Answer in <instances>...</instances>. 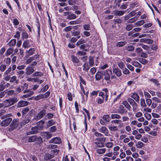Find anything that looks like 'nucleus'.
I'll return each mask as SVG.
<instances>
[{"instance_id":"f257e3e1","label":"nucleus","mask_w":161,"mask_h":161,"mask_svg":"<svg viewBox=\"0 0 161 161\" xmlns=\"http://www.w3.org/2000/svg\"><path fill=\"white\" fill-rule=\"evenodd\" d=\"M18 100L16 97L9 98L3 102L4 105L5 107H9L17 103Z\"/></svg>"},{"instance_id":"f03ea898","label":"nucleus","mask_w":161,"mask_h":161,"mask_svg":"<svg viewBox=\"0 0 161 161\" xmlns=\"http://www.w3.org/2000/svg\"><path fill=\"white\" fill-rule=\"evenodd\" d=\"M102 91H104V92L102 91L100 92L99 94V96L101 97L102 98H103L104 99L105 96V101H106L108 100V91L107 88L103 89L102 90Z\"/></svg>"},{"instance_id":"7ed1b4c3","label":"nucleus","mask_w":161,"mask_h":161,"mask_svg":"<svg viewBox=\"0 0 161 161\" xmlns=\"http://www.w3.org/2000/svg\"><path fill=\"white\" fill-rule=\"evenodd\" d=\"M127 101L132 106L133 111L134 112L136 111L137 108V105L136 103L131 98H128Z\"/></svg>"},{"instance_id":"20e7f679","label":"nucleus","mask_w":161,"mask_h":161,"mask_svg":"<svg viewBox=\"0 0 161 161\" xmlns=\"http://www.w3.org/2000/svg\"><path fill=\"white\" fill-rule=\"evenodd\" d=\"M33 41L31 40H26L24 42L22 45V47L25 48H29L30 47L31 45H32Z\"/></svg>"},{"instance_id":"39448f33","label":"nucleus","mask_w":161,"mask_h":161,"mask_svg":"<svg viewBox=\"0 0 161 161\" xmlns=\"http://www.w3.org/2000/svg\"><path fill=\"white\" fill-rule=\"evenodd\" d=\"M46 109L47 108L46 107L45 109L42 110L35 117V119H40L43 117L46 114Z\"/></svg>"},{"instance_id":"423d86ee","label":"nucleus","mask_w":161,"mask_h":161,"mask_svg":"<svg viewBox=\"0 0 161 161\" xmlns=\"http://www.w3.org/2000/svg\"><path fill=\"white\" fill-rule=\"evenodd\" d=\"M36 69H34V67L31 66H28L25 69V74L27 75H31Z\"/></svg>"},{"instance_id":"0eeeda50","label":"nucleus","mask_w":161,"mask_h":161,"mask_svg":"<svg viewBox=\"0 0 161 161\" xmlns=\"http://www.w3.org/2000/svg\"><path fill=\"white\" fill-rule=\"evenodd\" d=\"M12 121L11 118H7L3 120L1 123V125L2 126H6L8 125Z\"/></svg>"},{"instance_id":"6e6552de","label":"nucleus","mask_w":161,"mask_h":161,"mask_svg":"<svg viewBox=\"0 0 161 161\" xmlns=\"http://www.w3.org/2000/svg\"><path fill=\"white\" fill-rule=\"evenodd\" d=\"M29 103L28 101H20L17 104L18 108L23 107L27 106Z\"/></svg>"},{"instance_id":"1a4fd4ad","label":"nucleus","mask_w":161,"mask_h":161,"mask_svg":"<svg viewBox=\"0 0 161 161\" xmlns=\"http://www.w3.org/2000/svg\"><path fill=\"white\" fill-rule=\"evenodd\" d=\"M28 85L26 83L22 84L20 86V89L22 91H24V93H27L29 92V89L26 90L28 88Z\"/></svg>"},{"instance_id":"9d476101","label":"nucleus","mask_w":161,"mask_h":161,"mask_svg":"<svg viewBox=\"0 0 161 161\" xmlns=\"http://www.w3.org/2000/svg\"><path fill=\"white\" fill-rule=\"evenodd\" d=\"M39 57V55H38L36 54L33 56L30 57L26 61V63L27 64H30L32 62L35 60L36 59L38 58Z\"/></svg>"},{"instance_id":"9b49d317","label":"nucleus","mask_w":161,"mask_h":161,"mask_svg":"<svg viewBox=\"0 0 161 161\" xmlns=\"http://www.w3.org/2000/svg\"><path fill=\"white\" fill-rule=\"evenodd\" d=\"M61 142V139L58 137H55L51 139L50 141V143L59 144Z\"/></svg>"},{"instance_id":"f8f14e48","label":"nucleus","mask_w":161,"mask_h":161,"mask_svg":"<svg viewBox=\"0 0 161 161\" xmlns=\"http://www.w3.org/2000/svg\"><path fill=\"white\" fill-rule=\"evenodd\" d=\"M103 71L97 72L95 75V78L97 80H99L103 78Z\"/></svg>"},{"instance_id":"ddd939ff","label":"nucleus","mask_w":161,"mask_h":161,"mask_svg":"<svg viewBox=\"0 0 161 161\" xmlns=\"http://www.w3.org/2000/svg\"><path fill=\"white\" fill-rule=\"evenodd\" d=\"M113 73L118 77H120L121 75V71L118 68H113Z\"/></svg>"},{"instance_id":"4468645a","label":"nucleus","mask_w":161,"mask_h":161,"mask_svg":"<svg viewBox=\"0 0 161 161\" xmlns=\"http://www.w3.org/2000/svg\"><path fill=\"white\" fill-rule=\"evenodd\" d=\"M38 128L37 127H34L32 128L31 131L27 133V135H30L31 134H36L38 132Z\"/></svg>"},{"instance_id":"2eb2a0df","label":"nucleus","mask_w":161,"mask_h":161,"mask_svg":"<svg viewBox=\"0 0 161 161\" xmlns=\"http://www.w3.org/2000/svg\"><path fill=\"white\" fill-rule=\"evenodd\" d=\"M19 121L18 119H14L10 125V126L13 129L16 128L18 125V122Z\"/></svg>"},{"instance_id":"dca6fc26","label":"nucleus","mask_w":161,"mask_h":161,"mask_svg":"<svg viewBox=\"0 0 161 161\" xmlns=\"http://www.w3.org/2000/svg\"><path fill=\"white\" fill-rule=\"evenodd\" d=\"M119 113L121 114H126L127 111L123 105H120L118 110Z\"/></svg>"},{"instance_id":"f3484780","label":"nucleus","mask_w":161,"mask_h":161,"mask_svg":"<svg viewBox=\"0 0 161 161\" xmlns=\"http://www.w3.org/2000/svg\"><path fill=\"white\" fill-rule=\"evenodd\" d=\"M103 75L104 76V79L106 80H109L110 79V76L108 73L107 70L103 71Z\"/></svg>"},{"instance_id":"a211bd4d","label":"nucleus","mask_w":161,"mask_h":161,"mask_svg":"<svg viewBox=\"0 0 161 161\" xmlns=\"http://www.w3.org/2000/svg\"><path fill=\"white\" fill-rule=\"evenodd\" d=\"M130 97L134 99L137 102H138L140 100V97L136 93H133L131 94Z\"/></svg>"},{"instance_id":"6ab92c4d","label":"nucleus","mask_w":161,"mask_h":161,"mask_svg":"<svg viewBox=\"0 0 161 161\" xmlns=\"http://www.w3.org/2000/svg\"><path fill=\"white\" fill-rule=\"evenodd\" d=\"M54 157V155L50 154L48 153H46L44 156V158L45 160H48Z\"/></svg>"},{"instance_id":"aec40b11","label":"nucleus","mask_w":161,"mask_h":161,"mask_svg":"<svg viewBox=\"0 0 161 161\" xmlns=\"http://www.w3.org/2000/svg\"><path fill=\"white\" fill-rule=\"evenodd\" d=\"M100 131L104 134L106 136H108V129L105 127H102L100 130Z\"/></svg>"},{"instance_id":"412c9836","label":"nucleus","mask_w":161,"mask_h":161,"mask_svg":"<svg viewBox=\"0 0 161 161\" xmlns=\"http://www.w3.org/2000/svg\"><path fill=\"white\" fill-rule=\"evenodd\" d=\"M43 136L46 139H49L52 136V134L50 132H44L43 133Z\"/></svg>"},{"instance_id":"4be33fe9","label":"nucleus","mask_w":161,"mask_h":161,"mask_svg":"<svg viewBox=\"0 0 161 161\" xmlns=\"http://www.w3.org/2000/svg\"><path fill=\"white\" fill-rule=\"evenodd\" d=\"M30 121V119L29 118H26L21 122L20 123L21 126H24L25 124L28 123Z\"/></svg>"},{"instance_id":"5701e85b","label":"nucleus","mask_w":161,"mask_h":161,"mask_svg":"<svg viewBox=\"0 0 161 161\" xmlns=\"http://www.w3.org/2000/svg\"><path fill=\"white\" fill-rule=\"evenodd\" d=\"M36 138L35 142L36 144L40 145L42 142V139L40 137H37L36 136Z\"/></svg>"},{"instance_id":"b1692460","label":"nucleus","mask_w":161,"mask_h":161,"mask_svg":"<svg viewBox=\"0 0 161 161\" xmlns=\"http://www.w3.org/2000/svg\"><path fill=\"white\" fill-rule=\"evenodd\" d=\"M29 108L28 107H26L23 109L21 111L22 116L25 115L29 111Z\"/></svg>"},{"instance_id":"393cba45","label":"nucleus","mask_w":161,"mask_h":161,"mask_svg":"<svg viewBox=\"0 0 161 161\" xmlns=\"http://www.w3.org/2000/svg\"><path fill=\"white\" fill-rule=\"evenodd\" d=\"M35 50L34 48H31L28 51H27V53L28 56H31L32 55Z\"/></svg>"},{"instance_id":"a878e982","label":"nucleus","mask_w":161,"mask_h":161,"mask_svg":"<svg viewBox=\"0 0 161 161\" xmlns=\"http://www.w3.org/2000/svg\"><path fill=\"white\" fill-rule=\"evenodd\" d=\"M36 136H32L28 137V141L29 142H35L36 139Z\"/></svg>"},{"instance_id":"bb28decb","label":"nucleus","mask_w":161,"mask_h":161,"mask_svg":"<svg viewBox=\"0 0 161 161\" xmlns=\"http://www.w3.org/2000/svg\"><path fill=\"white\" fill-rule=\"evenodd\" d=\"M90 66L88 64L85 63L83 65V70L86 71H87L90 68Z\"/></svg>"},{"instance_id":"cd10ccee","label":"nucleus","mask_w":161,"mask_h":161,"mask_svg":"<svg viewBox=\"0 0 161 161\" xmlns=\"http://www.w3.org/2000/svg\"><path fill=\"white\" fill-rule=\"evenodd\" d=\"M122 104L129 110H130L131 106L126 101L123 102Z\"/></svg>"},{"instance_id":"c85d7f7f","label":"nucleus","mask_w":161,"mask_h":161,"mask_svg":"<svg viewBox=\"0 0 161 161\" xmlns=\"http://www.w3.org/2000/svg\"><path fill=\"white\" fill-rule=\"evenodd\" d=\"M121 118V116L117 114H112L111 115V118L113 119H120Z\"/></svg>"},{"instance_id":"c756f323","label":"nucleus","mask_w":161,"mask_h":161,"mask_svg":"<svg viewBox=\"0 0 161 161\" xmlns=\"http://www.w3.org/2000/svg\"><path fill=\"white\" fill-rule=\"evenodd\" d=\"M86 42V41L84 39H81L76 42V45L77 46H79L80 45L83 44Z\"/></svg>"},{"instance_id":"7c9ffc66","label":"nucleus","mask_w":161,"mask_h":161,"mask_svg":"<svg viewBox=\"0 0 161 161\" xmlns=\"http://www.w3.org/2000/svg\"><path fill=\"white\" fill-rule=\"evenodd\" d=\"M43 76V74L41 72L37 71L33 74V76L34 77H41Z\"/></svg>"},{"instance_id":"2f4dec72","label":"nucleus","mask_w":161,"mask_h":161,"mask_svg":"<svg viewBox=\"0 0 161 161\" xmlns=\"http://www.w3.org/2000/svg\"><path fill=\"white\" fill-rule=\"evenodd\" d=\"M145 23L144 21V20H141L139 21H138L137 22L135 23V26H140L141 25H142Z\"/></svg>"},{"instance_id":"473e14b6","label":"nucleus","mask_w":161,"mask_h":161,"mask_svg":"<svg viewBox=\"0 0 161 161\" xmlns=\"http://www.w3.org/2000/svg\"><path fill=\"white\" fill-rule=\"evenodd\" d=\"M16 41L15 39H12L8 43V44L9 46H14L16 43Z\"/></svg>"},{"instance_id":"72a5a7b5","label":"nucleus","mask_w":161,"mask_h":161,"mask_svg":"<svg viewBox=\"0 0 161 161\" xmlns=\"http://www.w3.org/2000/svg\"><path fill=\"white\" fill-rule=\"evenodd\" d=\"M126 43L125 41L120 42H118L116 44V46L117 47H121L125 45Z\"/></svg>"},{"instance_id":"f704fd0d","label":"nucleus","mask_w":161,"mask_h":161,"mask_svg":"<svg viewBox=\"0 0 161 161\" xmlns=\"http://www.w3.org/2000/svg\"><path fill=\"white\" fill-rule=\"evenodd\" d=\"M106 149L105 148L98 149L96 151L97 153L99 154H102L105 153Z\"/></svg>"},{"instance_id":"c9c22d12","label":"nucleus","mask_w":161,"mask_h":161,"mask_svg":"<svg viewBox=\"0 0 161 161\" xmlns=\"http://www.w3.org/2000/svg\"><path fill=\"white\" fill-rule=\"evenodd\" d=\"M55 124V122L53 119L49 120L47 122V127H49L52 125H54Z\"/></svg>"},{"instance_id":"e433bc0d","label":"nucleus","mask_w":161,"mask_h":161,"mask_svg":"<svg viewBox=\"0 0 161 161\" xmlns=\"http://www.w3.org/2000/svg\"><path fill=\"white\" fill-rule=\"evenodd\" d=\"M7 68V65L5 64H2L0 66V71L1 72L5 71Z\"/></svg>"},{"instance_id":"4c0bfd02","label":"nucleus","mask_w":161,"mask_h":161,"mask_svg":"<svg viewBox=\"0 0 161 161\" xmlns=\"http://www.w3.org/2000/svg\"><path fill=\"white\" fill-rule=\"evenodd\" d=\"M5 84V82L4 81H2V82L0 84V91L1 92L3 90L5 89V86L4 84Z\"/></svg>"},{"instance_id":"58836bf2","label":"nucleus","mask_w":161,"mask_h":161,"mask_svg":"<svg viewBox=\"0 0 161 161\" xmlns=\"http://www.w3.org/2000/svg\"><path fill=\"white\" fill-rule=\"evenodd\" d=\"M89 65L90 66H93L94 64V60L93 58L92 57H90L89 58Z\"/></svg>"},{"instance_id":"ea45409f","label":"nucleus","mask_w":161,"mask_h":161,"mask_svg":"<svg viewBox=\"0 0 161 161\" xmlns=\"http://www.w3.org/2000/svg\"><path fill=\"white\" fill-rule=\"evenodd\" d=\"M76 18V16L74 14H70L69 15H68L67 17V19H75Z\"/></svg>"},{"instance_id":"a19ab883","label":"nucleus","mask_w":161,"mask_h":161,"mask_svg":"<svg viewBox=\"0 0 161 161\" xmlns=\"http://www.w3.org/2000/svg\"><path fill=\"white\" fill-rule=\"evenodd\" d=\"M57 146L56 145L49 144L47 146V148L49 149H54L57 148Z\"/></svg>"},{"instance_id":"79ce46f5","label":"nucleus","mask_w":161,"mask_h":161,"mask_svg":"<svg viewBox=\"0 0 161 161\" xmlns=\"http://www.w3.org/2000/svg\"><path fill=\"white\" fill-rule=\"evenodd\" d=\"M14 81H15V83H18V81L17 80V77L15 75L12 76L9 81V82L11 83H12Z\"/></svg>"},{"instance_id":"37998d69","label":"nucleus","mask_w":161,"mask_h":161,"mask_svg":"<svg viewBox=\"0 0 161 161\" xmlns=\"http://www.w3.org/2000/svg\"><path fill=\"white\" fill-rule=\"evenodd\" d=\"M124 13L125 12L123 11L116 10L115 11V14L119 16L123 15Z\"/></svg>"},{"instance_id":"c03bdc74","label":"nucleus","mask_w":161,"mask_h":161,"mask_svg":"<svg viewBox=\"0 0 161 161\" xmlns=\"http://www.w3.org/2000/svg\"><path fill=\"white\" fill-rule=\"evenodd\" d=\"M136 146L138 148H141L144 146V144L142 142L139 141L136 143Z\"/></svg>"},{"instance_id":"a18cd8bd","label":"nucleus","mask_w":161,"mask_h":161,"mask_svg":"<svg viewBox=\"0 0 161 161\" xmlns=\"http://www.w3.org/2000/svg\"><path fill=\"white\" fill-rule=\"evenodd\" d=\"M103 119L105 121L109 122L110 121V117L109 115H105L103 117Z\"/></svg>"},{"instance_id":"49530a36","label":"nucleus","mask_w":161,"mask_h":161,"mask_svg":"<svg viewBox=\"0 0 161 161\" xmlns=\"http://www.w3.org/2000/svg\"><path fill=\"white\" fill-rule=\"evenodd\" d=\"M12 70V68L11 67H9L8 69L4 72L3 75H8Z\"/></svg>"},{"instance_id":"de8ad7c7","label":"nucleus","mask_w":161,"mask_h":161,"mask_svg":"<svg viewBox=\"0 0 161 161\" xmlns=\"http://www.w3.org/2000/svg\"><path fill=\"white\" fill-rule=\"evenodd\" d=\"M134 26H135V25H134L132 24L128 25L126 26V29L127 31H130Z\"/></svg>"},{"instance_id":"09e8293b","label":"nucleus","mask_w":161,"mask_h":161,"mask_svg":"<svg viewBox=\"0 0 161 161\" xmlns=\"http://www.w3.org/2000/svg\"><path fill=\"white\" fill-rule=\"evenodd\" d=\"M132 64L136 67H138L139 68H141L142 67V65L141 64H140L137 61H135L133 62L132 63Z\"/></svg>"},{"instance_id":"8fccbe9b","label":"nucleus","mask_w":161,"mask_h":161,"mask_svg":"<svg viewBox=\"0 0 161 161\" xmlns=\"http://www.w3.org/2000/svg\"><path fill=\"white\" fill-rule=\"evenodd\" d=\"M126 50L128 51H132L134 49V47L132 46H129L126 47Z\"/></svg>"},{"instance_id":"3c124183","label":"nucleus","mask_w":161,"mask_h":161,"mask_svg":"<svg viewBox=\"0 0 161 161\" xmlns=\"http://www.w3.org/2000/svg\"><path fill=\"white\" fill-rule=\"evenodd\" d=\"M137 19V17H134V18H133L129 19L127 21V22L128 23H132L136 21Z\"/></svg>"},{"instance_id":"603ef678","label":"nucleus","mask_w":161,"mask_h":161,"mask_svg":"<svg viewBox=\"0 0 161 161\" xmlns=\"http://www.w3.org/2000/svg\"><path fill=\"white\" fill-rule=\"evenodd\" d=\"M71 58L72 59V60L73 62L76 63H78L79 62V59L77 58L76 57L73 55H71Z\"/></svg>"},{"instance_id":"864d4df0","label":"nucleus","mask_w":161,"mask_h":161,"mask_svg":"<svg viewBox=\"0 0 161 161\" xmlns=\"http://www.w3.org/2000/svg\"><path fill=\"white\" fill-rule=\"evenodd\" d=\"M21 36L22 39H26L28 38V37L27 33L25 32H23L21 34Z\"/></svg>"},{"instance_id":"5fc2aeb1","label":"nucleus","mask_w":161,"mask_h":161,"mask_svg":"<svg viewBox=\"0 0 161 161\" xmlns=\"http://www.w3.org/2000/svg\"><path fill=\"white\" fill-rule=\"evenodd\" d=\"M149 80L153 82V83H154L155 85L158 86L159 84L158 82V80L155 79H150Z\"/></svg>"},{"instance_id":"6e6d98bb","label":"nucleus","mask_w":161,"mask_h":161,"mask_svg":"<svg viewBox=\"0 0 161 161\" xmlns=\"http://www.w3.org/2000/svg\"><path fill=\"white\" fill-rule=\"evenodd\" d=\"M140 103L141 106L142 107H144L146 106V105L144 99L141 98L140 100Z\"/></svg>"},{"instance_id":"4d7b16f0","label":"nucleus","mask_w":161,"mask_h":161,"mask_svg":"<svg viewBox=\"0 0 161 161\" xmlns=\"http://www.w3.org/2000/svg\"><path fill=\"white\" fill-rule=\"evenodd\" d=\"M71 32L72 36H78L80 34V32L78 31H71Z\"/></svg>"},{"instance_id":"13d9d810","label":"nucleus","mask_w":161,"mask_h":161,"mask_svg":"<svg viewBox=\"0 0 161 161\" xmlns=\"http://www.w3.org/2000/svg\"><path fill=\"white\" fill-rule=\"evenodd\" d=\"M95 144L97 147H104L103 143V142H95Z\"/></svg>"},{"instance_id":"bf43d9fd","label":"nucleus","mask_w":161,"mask_h":161,"mask_svg":"<svg viewBox=\"0 0 161 161\" xmlns=\"http://www.w3.org/2000/svg\"><path fill=\"white\" fill-rule=\"evenodd\" d=\"M57 128L55 126H53L50 128V131L52 132H54L56 131Z\"/></svg>"},{"instance_id":"052dcab7","label":"nucleus","mask_w":161,"mask_h":161,"mask_svg":"<svg viewBox=\"0 0 161 161\" xmlns=\"http://www.w3.org/2000/svg\"><path fill=\"white\" fill-rule=\"evenodd\" d=\"M99 91H93L92 92L90 93V96L92 97L93 96H97V95Z\"/></svg>"},{"instance_id":"680f3d73","label":"nucleus","mask_w":161,"mask_h":161,"mask_svg":"<svg viewBox=\"0 0 161 161\" xmlns=\"http://www.w3.org/2000/svg\"><path fill=\"white\" fill-rule=\"evenodd\" d=\"M118 65L121 69H122L124 67L125 65L124 63L121 61L118 63Z\"/></svg>"},{"instance_id":"e2e57ef3","label":"nucleus","mask_w":161,"mask_h":161,"mask_svg":"<svg viewBox=\"0 0 161 161\" xmlns=\"http://www.w3.org/2000/svg\"><path fill=\"white\" fill-rule=\"evenodd\" d=\"M121 120L120 119H115L112 120L111 122V123L115 124H120L121 123Z\"/></svg>"},{"instance_id":"0e129e2a","label":"nucleus","mask_w":161,"mask_h":161,"mask_svg":"<svg viewBox=\"0 0 161 161\" xmlns=\"http://www.w3.org/2000/svg\"><path fill=\"white\" fill-rule=\"evenodd\" d=\"M48 85H46L41 89V91L42 92H45L48 89Z\"/></svg>"},{"instance_id":"69168bd1","label":"nucleus","mask_w":161,"mask_h":161,"mask_svg":"<svg viewBox=\"0 0 161 161\" xmlns=\"http://www.w3.org/2000/svg\"><path fill=\"white\" fill-rule=\"evenodd\" d=\"M109 129L111 131H115L118 130V128L117 126H110L109 127Z\"/></svg>"},{"instance_id":"338daca9","label":"nucleus","mask_w":161,"mask_h":161,"mask_svg":"<svg viewBox=\"0 0 161 161\" xmlns=\"http://www.w3.org/2000/svg\"><path fill=\"white\" fill-rule=\"evenodd\" d=\"M88 47V46L87 44H83L81 45L80 46V49H83L84 50H86L85 49L87 47Z\"/></svg>"},{"instance_id":"774afa93","label":"nucleus","mask_w":161,"mask_h":161,"mask_svg":"<svg viewBox=\"0 0 161 161\" xmlns=\"http://www.w3.org/2000/svg\"><path fill=\"white\" fill-rule=\"evenodd\" d=\"M104 98H99L97 99V103L99 104H101L104 102Z\"/></svg>"}]
</instances>
